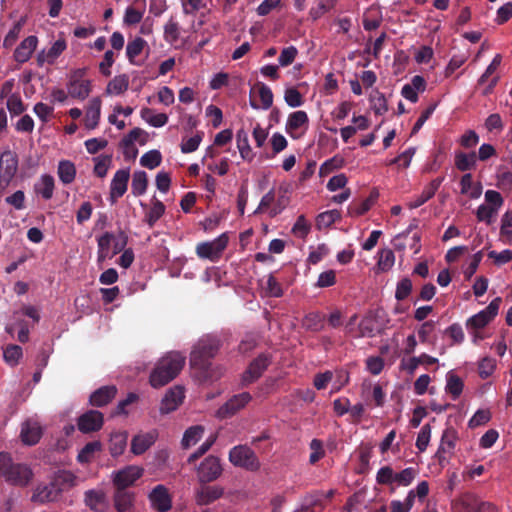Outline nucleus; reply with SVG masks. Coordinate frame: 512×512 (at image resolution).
Listing matches in <instances>:
<instances>
[{"instance_id": "obj_1", "label": "nucleus", "mask_w": 512, "mask_h": 512, "mask_svg": "<svg viewBox=\"0 0 512 512\" xmlns=\"http://www.w3.org/2000/svg\"><path fill=\"white\" fill-rule=\"evenodd\" d=\"M222 347L221 338L216 334H205L194 344L190 353V366L197 370L201 377H212V360Z\"/></svg>"}, {"instance_id": "obj_2", "label": "nucleus", "mask_w": 512, "mask_h": 512, "mask_svg": "<svg viewBox=\"0 0 512 512\" xmlns=\"http://www.w3.org/2000/svg\"><path fill=\"white\" fill-rule=\"evenodd\" d=\"M185 356L180 352H169L160 358L149 376L153 388H161L171 382L181 372L185 364Z\"/></svg>"}, {"instance_id": "obj_3", "label": "nucleus", "mask_w": 512, "mask_h": 512, "mask_svg": "<svg viewBox=\"0 0 512 512\" xmlns=\"http://www.w3.org/2000/svg\"><path fill=\"white\" fill-rule=\"evenodd\" d=\"M33 471L23 463H15L7 452H0V477L13 486L26 487L33 478Z\"/></svg>"}, {"instance_id": "obj_4", "label": "nucleus", "mask_w": 512, "mask_h": 512, "mask_svg": "<svg viewBox=\"0 0 512 512\" xmlns=\"http://www.w3.org/2000/svg\"><path fill=\"white\" fill-rule=\"evenodd\" d=\"M229 461L233 466L250 472H256L261 467L256 453L247 445H237L231 448Z\"/></svg>"}, {"instance_id": "obj_5", "label": "nucleus", "mask_w": 512, "mask_h": 512, "mask_svg": "<svg viewBox=\"0 0 512 512\" xmlns=\"http://www.w3.org/2000/svg\"><path fill=\"white\" fill-rule=\"evenodd\" d=\"M229 243L227 233H222L216 239L208 242H201L196 246V254L201 259H208L217 262Z\"/></svg>"}, {"instance_id": "obj_6", "label": "nucleus", "mask_w": 512, "mask_h": 512, "mask_svg": "<svg viewBox=\"0 0 512 512\" xmlns=\"http://www.w3.org/2000/svg\"><path fill=\"white\" fill-rule=\"evenodd\" d=\"M18 170V156L11 150L0 155V194H3Z\"/></svg>"}, {"instance_id": "obj_7", "label": "nucleus", "mask_w": 512, "mask_h": 512, "mask_svg": "<svg viewBox=\"0 0 512 512\" xmlns=\"http://www.w3.org/2000/svg\"><path fill=\"white\" fill-rule=\"evenodd\" d=\"M223 472L220 459L209 455L197 467V479L200 484H208L217 480Z\"/></svg>"}, {"instance_id": "obj_8", "label": "nucleus", "mask_w": 512, "mask_h": 512, "mask_svg": "<svg viewBox=\"0 0 512 512\" xmlns=\"http://www.w3.org/2000/svg\"><path fill=\"white\" fill-rule=\"evenodd\" d=\"M501 302L500 297L493 299L485 309L470 317L466 326L473 329L484 328L497 316Z\"/></svg>"}, {"instance_id": "obj_9", "label": "nucleus", "mask_w": 512, "mask_h": 512, "mask_svg": "<svg viewBox=\"0 0 512 512\" xmlns=\"http://www.w3.org/2000/svg\"><path fill=\"white\" fill-rule=\"evenodd\" d=\"M143 469L130 465L113 474V485L115 490H127L128 487L134 485V483L142 476Z\"/></svg>"}, {"instance_id": "obj_10", "label": "nucleus", "mask_w": 512, "mask_h": 512, "mask_svg": "<svg viewBox=\"0 0 512 512\" xmlns=\"http://www.w3.org/2000/svg\"><path fill=\"white\" fill-rule=\"evenodd\" d=\"M270 364L271 356L269 354L261 353L258 355V357L251 361L248 368L243 373V384L248 385L258 380Z\"/></svg>"}, {"instance_id": "obj_11", "label": "nucleus", "mask_w": 512, "mask_h": 512, "mask_svg": "<svg viewBox=\"0 0 512 512\" xmlns=\"http://www.w3.org/2000/svg\"><path fill=\"white\" fill-rule=\"evenodd\" d=\"M103 423V413L98 410H88L77 419V427L84 434L99 431Z\"/></svg>"}, {"instance_id": "obj_12", "label": "nucleus", "mask_w": 512, "mask_h": 512, "mask_svg": "<svg viewBox=\"0 0 512 512\" xmlns=\"http://www.w3.org/2000/svg\"><path fill=\"white\" fill-rule=\"evenodd\" d=\"M251 399L252 396L248 392L234 395L217 410V416L221 419L232 417L239 410L244 408Z\"/></svg>"}, {"instance_id": "obj_13", "label": "nucleus", "mask_w": 512, "mask_h": 512, "mask_svg": "<svg viewBox=\"0 0 512 512\" xmlns=\"http://www.w3.org/2000/svg\"><path fill=\"white\" fill-rule=\"evenodd\" d=\"M129 178L130 170L128 168L116 171L110 185L109 200L111 204L116 203L117 199L125 194V192L127 191Z\"/></svg>"}, {"instance_id": "obj_14", "label": "nucleus", "mask_w": 512, "mask_h": 512, "mask_svg": "<svg viewBox=\"0 0 512 512\" xmlns=\"http://www.w3.org/2000/svg\"><path fill=\"white\" fill-rule=\"evenodd\" d=\"M58 479L49 484H39L35 488L31 500L35 503H46L57 500L61 494V489L58 487Z\"/></svg>"}, {"instance_id": "obj_15", "label": "nucleus", "mask_w": 512, "mask_h": 512, "mask_svg": "<svg viewBox=\"0 0 512 512\" xmlns=\"http://www.w3.org/2000/svg\"><path fill=\"white\" fill-rule=\"evenodd\" d=\"M152 507L158 512H167L172 507V499L164 485H157L149 494Z\"/></svg>"}, {"instance_id": "obj_16", "label": "nucleus", "mask_w": 512, "mask_h": 512, "mask_svg": "<svg viewBox=\"0 0 512 512\" xmlns=\"http://www.w3.org/2000/svg\"><path fill=\"white\" fill-rule=\"evenodd\" d=\"M224 494V489L219 485L209 486L201 484L195 492V501L200 506H205L220 499Z\"/></svg>"}, {"instance_id": "obj_17", "label": "nucleus", "mask_w": 512, "mask_h": 512, "mask_svg": "<svg viewBox=\"0 0 512 512\" xmlns=\"http://www.w3.org/2000/svg\"><path fill=\"white\" fill-rule=\"evenodd\" d=\"M184 399V389L181 386H174L170 388L164 395L161 405L160 412L162 414H168L176 410Z\"/></svg>"}, {"instance_id": "obj_18", "label": "nucleus", "mask_w": 512, "mask_h": 512, "mask_svg": "<svg viewBox=\"0 0 512 512\" xmlns=\"http://www.w3.org/2000/svg\"><path fill=\"white\" fill-rule=\"evenodd\" d=\"M157 436L155 430L135 435L131 441V452L135 455L145 453L155 443Z\"/></svg>"}, {"instance_id": "obj_19", "label": "nucleus", "mask_w": 512, "mask_h": 512, "mask_svg": "<svg viewBox=\"0 0 512 512\" xmlns=\"http://www.w3.org/2000/svg\"><path fill=\"white\" fill-rule=\"evenodd\" d=\"M42 428L37 421L27 420L22 424L20 437L24 444L32 446L39 442Z\"/></svg>"}, {"instance_id": "obj_20", "label": "nucleus", "mask_w": 512, "mask_h": 512, "mask_svg": "<svg viewBox=\"0 0 512 512\" xmlns=\"http://www.w3.org/2000/svg\"><path fill=\"white\" fill-rule=\"evenodd\" d=\"M117 394V388L114 385L102 386L95 390L89 398L92 406L102 407L107 405L114 399Z\"/></svg>"}, {"instance_id": "obj_21", "label": "nucleus", "mask_w": 512, "mask_h": 512, "mask_svg": "<svg viewBox=\"0 0 512 512\" xmlns=\"http://www.w3.org/2000/svg\"><path fill=\"white\" fill-rule=\"evenodd\" d=\"M38 39L36 36H28L15 49L14 59L19 63L28 61L37 47Z\"/></svg>"}, {"instance_id": "obj_22", "label": "nucleus", "mask_w": 512, "mask_h": 512, "mask_svg": "<svg viewBox=\"0 0 512 512\" xmlns=\"http://www.w3.org/2000/svg\"><path fill=\"white\" fill-rule=\"evenodd\" d=\"M114 506L117 512H133L135 493L128 490H115Z\"/></svg>"}, {"instance_id": "obj_23", "label": "nucleus", "mask_w": 512, "mask_h": 512, "mask_svg": "<svg viewBox=\"0 0 512 512\" xmlns=\"http://www.w3.org/2000/svg\"><path fill=\"white\" fill-rule=\"evenodd\" d=\"M67 44L65 39L61 38L56 40L53 45L48 49L47 52L41 51L37 56V62L39 65H43L44 62L53 64L56 59L64 52Z\"/></svg>"}, {"instance_id": "obj_24", "label": "nucleus", "mask_w": 512, "mask_h": 512, "mask_svg": "<svg viewBox=\"0 0 512 512\" xmlns=\"http://www.w3.org/2000/svg\"><path fill=\"white\" fill-rule=\"evenodd\" d=\"M101 104L99 97L90 100L84 119L86 128L95 129L97 127L101 115Z\"/></svg>"}, {"instance_id": "obj_25", "label": "nucleus", "mask_w": 512, "mask_h": 512, "mask_svg": "<svg viewBox=\"0 0 512 512\" xmlns=\"http://www.w3.org/2000/svg\"><path fill=\"white\" fill-rule=\"evenodd\" d=\"M457 432L453 427H448L443 431L440 446L436 453V456L441 461L442 454L451 453L456 445Z\"/></svg>"}, {"instance_id": "obj_26", "label": "nucleus", "mask_w": 512, "mask_h": 512, "mask_svg": "<svg viewBox=\"0 0 512 512\" xmlns=\"http://www.w3.org/2000/svg\"><path fill=\"white\" fill-rule=\"evenodd\" d=\"M54 187V178L49 174H44L34 184V191L41 195L43 199L50 200L53 197Z\"/></svg>"}, {"instance_id": "obj_27", "label": "nucleus", "mask_w": 512, "mask_h": 512, "mask_svg": "<svg viewBox=\"0 0 512 512\" xmlns=\"http://www.w3.org/2000/svg\"><path fill=\"white\" fill-rule=\"evenodd\" d=\"M128 433L126 431L114 432L109 440V452L113 457L123 454L127 446Z\"/></svg>"}, {"instance_id": "obj_28", "label": "nucleus", "mask_w": 512, "mask_h": 512, "mask_svg": "<svg viewBox=\"0 0 512 512\" xmlns=\"http://www.w3.org/2000/svg\"><path fill=\"white\" fill-rule=\"evenodd\" d=\"M308 122H309V118L305 111H302V110L295 111L288 116V120L286 123V132L291 137L295 138V136L293 134L294 131L298 130L302 126H307Z\"/></svg>"}, {"instance_id": "obj_29", "label": "nucleus", "mask_w": 512, "mask_h": 512, "mask_svg": "<svg viewBox=\"0 0 512 512\" xmlns=\"http://www.w3.org/2000/svg\"><path fill=\"white\" fill-rule=\"evenodd\" d=\"M480 499L472 493L462 495L454 503V508L457 512H477Z\"/></svg>"}, {"instance_id": "obj_30", "label": "nucleus", "mask_w": 512, "mask_h": 512, "mask_svg": "<svg viewBox=\"0 0 512 512\" xmlns=\"http://www.w3.org/2000/svg\"><path fill=\"white\" fill-rule=\"evenodd\" d=\"M57 174L64 185L71 184L76 177L75 164L69 160H61L58 163Z\"/></svg>"}, {"instance_id": "obj_31", "label": "nucleus", "mask_w": 512, "mask_h": 512, "mask_svg": "<svg viewBox=\"0 0 512 512\" xmlns=\"http://www.w3.org/2000/svg\"><path fill=\"white\" fill-rule=\"evenodd\" d=\"M146 46L147 42L142 37H135L128 42L126 46V56L131 64L140 65L135 59L143 52Z\"/></svg>"}, {"instance_id": "obj_32", "label": "nucleus", "mask_w": 512, "mask_h": 512, "mask_svg": "<svg viewBox=\"0 0 512 512\" xmlns=\"http://www.w3.org/2000/svg\"><path fill=\"white\" fill-rule=\"evenodd\" d=\"M68 95L79 100L86 99L91 92V81L85 82H68Z\"/></svg>"}, {"instance_id": "obj_33", "label": "nucleus", "mask_w": 512, "mask_h": 512, "mask_svg": "<svg viewBox=\"0 0 512 512\" xmlns=\"http://www.w3.org/2000/svg\"><path fill=\"white\" fill-rule=\"evenodd\" d=\"M477 155L475 152L464 153L457 152L455 154V166L458 170L465 172L476 168Z\"/></svg>"}, {"instance_id": "obj_34", "label": "nucleus", "mask_w": 512, "mask_h": 512, "mask_svg": "<svg viewBox=\"0 0 512 512\" xmlns=\"http://www.w3.org/2000/svg\"><path fill=\"white\" fill-rule=\"evenodd\" d=\"M325 316L320 312H310L302 320V326L311 332H318L324 328Z\"/></svg>"}, {"instance_id": "obj_35", "label": "nucleus", "mask_w": 512, "mask_h": 512, "mask_svg": "<svg viewBox=\"0 0 512 512\" xmlns=\"http://www.w3.org/2000/svg\"><path fill=\"white\" fill-rule=\"evenodd\" d=\"M378 195L379 194L376 190L371 191L369 197L363 200L362 202L358 204H351L348 207V213L351 216H361L365 214L370 210L373 203L377 200Z\"/></svg>"}, {"instance_id": "obj_36", "label": "nucleus", "mask_w": 512, "mask_h": 512, "mask_svg": "<svg viewBox=\"0 0 512 512\" xmlns=\"http://www.w3.org/2000/svg\"><path fill=\"white\" fill-rule=\"evenodd\" d=\"M129 87V77L126 74L115 76L109 81L106 87L107 94L120 95L124 93Z\"/></svg>"}, {"instance_id": "obj_37", "label": "nucleus", "mask_w": 512, "mask_h": 512, "mask_svg": "<svg viewBox=\"0 0 512 512\" xmlns=\"http://www.w3.org/2000/svg\"><path fill=\"white\" fill-rule=\"evenodd\" d=\"M141 118L153 127H162L168 122V116L165 113L154 114L151 108H142Z\"/></svg>"}, {"instance_id": "obj_38", "label": "nucleus", "mask_w": 512, "mask_h": 512, "mask_svg": "<svg viewBox=\"0 0 512 512\" xmlns=\"http://www.w3.org/2000/svg\"><path fill=\"white\" fill-rule=\"evenodd\" d=\"M165 213V205L157 198L152 199V206L145 215V221L152 228Z\"/></svg>"}, {"instance_id": "obj_39", "label": "nucleus", "mask_w": 512, "mask_h": 512, "mask_svg": "<svg viewBox=\"0 0 512 512\" xmlns=\"http://www.w3.org/2000/svg\"><path fill=\"white\" fill-rule=\"evenodd\" d=\"M148 186V177L145 171H135L132 177L131 191L134 196L143 195Z\"/></svg>"}, {"instance_id": "obj_40", "label": "nucleus", "mask_w": 512, "mask_h": 512, "mask_svg": "<svg viewBox=\"0 0 512 512\" xmlns=\"http://www.w3.org/2000/svg\"><path fill=\"white\" fill-rule=\"evenodd\" d=\"M204 428L200 425L189 427L182 438L181 444L184 449L195 445L203 436Z\"/></svg>"}, {"instance_id": "obj_41", "label": "nucleus", "mask_w": 512, "mask_h": 512, "mask_svg": "<svg viewBox=\"0 0 512 512\" xmlns=\"http://www.w3.org/2000/svg\"><path fill=\"white\" fill-rule=\"evenodd\" d=\"M463 387H464L463 381L459 376L453 374L452 372H449L447 374V383H446L445 390L447 393H449L451 395L453 400H456L459 398V396L461 395V393L463 391Z\"/></svg>"}, {"instance_id": "obj_42", "label": "nucleus", "mask_w": 512, "mask_h": 512, "mask_svg": "<svg viewBox=\"0 0 512 512\" xmlns=\"http://www.w3.org/2000/svg\"><path fill=\"white\" fill-rule=\"evenodd\" d=\"M237 147L244 160H252V149L249 145L248 134L244 129H240L236 134Z\"/></svg>"}, {"instance_id": "obj_43", "label": "nucleus", "mask_w": 512, "mask_h": 512, "mask_svg": "<svg viewBox=\"0 0 512 512\" xmlns=\"http://www.w3.org/2000/svg\"><path fill=\"white\" fill-rule=\"evenodd\" d=\"M101 449L102 444L100 441H91L86 443L77 456L78 462L89 463L92 460L94 453Z\"/></svg>"}, {"instance_id": "obj_44", "label": "nucleus", "mask_w": 512, "mask_h": 512, "mask_svg": "<svg viewBox=\"0 0 512 512\" xmlns=\"http://www.w3.org/2000/svg\"><path fill=\"white\" fill-rule=\"evenodd\" d=\"M371 108L376 115H383L388 111L387 100L383 93L374 90L370 95Z\"/></svg>"}, {"instance_id": "obj_45", "label": "nucleus", "mask_w": 512, "mask_h": 512, "mask_svg": "<svg viewBox=\"0 0 512 512\" xmlns=\"http://www.w3.org/2000/svg\"><path fill=\"white\" fill-rule=\"evenodd\" d=\"M341 219L340 211L334 209L320 213L316 218V226L318 229L330 227L336 221Z\"/></svg>"}, {"instance_id": "obj_46", "label": "nucleus", "mask_w": 512, "mask_h": 512, "mask_svg": "<svg viewBox=\"0 0 512 512\" xmlns=\"http://www.w3.org/2000/svg\"><path fill=\"white\" fill-rule=\"evenodd\" d=\"M415 501V492L410 490L405 498L404 502L399 500H392L390 503L391 512H409Z\"/></svg>"}, {"instance_id": "obj_47", "label": "nucleus", "mask_w": 512, "mask_h": 512, "mask_svg": "<svg viewBox=\"0 0 512 512\" xmlns=\"http://www.w3.org/2000/svg\"><path fill=\"white\" fill-rule=\"evenodd\" d=\"M162 162V155L158 150H150L142 155L140 164L148 169H155Z\"/></svg>"}, {"instance_id": "obj_48", "label": "nucleus", "mask_w": 512, "mask_h": 512, "mask_svg": "<svg viewBox=\"0 0 512 512\" xmlns=\"http://www.w3.org/2000/svg\"><path fill=\"white\" fill-rule=\"evenodd\" d=\"M95 166L94 173L100 178H104L107 175L108 169L112 163L111 155H101L94 158Z\"/></svg>"}, {"instance_id": "obj_49", "label": "nucleus", "mask_w": 512, "mask_h": 512, "mask_svg": "<svg viewBox=\"0 0 512 512\" xmlns=\"http://www.w3.org/2000/svg\"><path fill=\"white\" fill-rule=\"evenodd\" d=\"M256 88L262 103L261 108L264 110L271 108L273 104V93L270 87L262 82H258Z\"/></svg>"}, {"instance_id": "obj_50", "label": "nucleus", "mask_w": 512, "mask_h": 512, "mask_svg": "<svg viewBox=\"0 0 512 512\" xmlns=\"http://www.w3.org/2000/svg\"><path fill=\"white\" fill-rule=\"evenodd\" d=\"M22 355V348L14 344L8 345L3 352L4 360L11 366L17 365Z\"/></svg>"}, {"instance_id": "obj_51", "label": "nucleus", "mask_w": 512, "mask_h": 512, "mask_svg": "<svg viewBox=\"0 0 512 512\" xmlns=\"http://www.w3.org/2000/svg\"><path fill=\"white\" fill-rule=\"evenodd\" d=\"M180 37V27L172 17L164 26V39L169 43L176 42Z\"/></svg>"}, {"instance_id": "obj_52", "label": "nucleus", "mask_w": 512, "mask_h": 512, "mask_svg": "<svg viewBox=\"0 0 512 512\" xmlns=\"http://www.w3.org/2000/svg\"><path fill=\"white\" fill-rule=\"evenodd\" d=\"M417 470L413 467H408L402 471L395 473L394 482L399 486H409L415 479Z\"/></svg>"}, {"instance_id": "obj_53", "label": "nucleus", "mask_w": 512, "mask_h": 512, "mask_svg": "<svg viewBox=\"0 0 512 512\" xmlns=\"http://www.w3.org/2000/svg\"><path fill=\"white\" fill-rule=\"evenodd\" d=\"M497 210L495 207H491L489 205L481 204L476 211L477 220L480 222H485L486 224H492L494 217L497 214Z\"/></svg>"}, {"instance_id": "obj_54", "label": "nucleus", "mask_w": 512, "mask_h": 512, "mask_svg": "<svg viewBox=\"0 0 512 512\" xmlns=\"http://www.w3.org/2000/svg\"><path fill=\"white\" fill-rule=\"evenodd\" d=\"M105 500V494L102 491L88 490L85 492V504L95 510Z\"/></svg>"}, {"instance_id": "obj_55", "label": "nucleus", "mask_w": 512, "mask_h": 512, "mask_svg": "<svg viewBox=\"0 0 512 512\" xmlns=\"http://www.w3.org/2000/svg\"><path fill=\"white\" fill-rule=\"evenodd\" d=\"M309 447L312 451L309 457V463L314 465L325 456L323 442L315 438L310 442Z\"/></svg>"}, {"instance_id": "obj_56", "label": "nucleus", "mask_w": 512, "mask_h": 512, "mask_svg": "<svg viewBox=\"0 0 512 512\" xmlns=\"http://www.w3.org/2000/svg\"><path fill=\"white\" fill-rule=\"evenodd\" d=\"M203 132H197L196 135L188 139H183L181 143V152L188 154L196 151L202 141Z\"/></svg>"}, {"instance_id": "obj_57", "label": "nucleus", "mask_w": 512, "mask_h": 512, "mask_svg": "<svg viewBox=\"0 0 512 512\" xmlns=\"http://www.w3.org/2000/svg\"><path fill=\"white\" fill-rule=\"evenodd\" d=\"M7 109L11 115H20L25 111V105L18 94H12L7 99Z\"/></svg>"}, {"instance_id": "obj_58", "label": "nucleus", "mask_w": 512, "mask_h": 512, "mask_svg": "<svg viewBox=\"0 0 512 512\" xmlns=\"http://www.w3.org/2000/svg\"><path fill=\"white\" fill-rule=\"evenodd\" d=\"M285 102L290 107H299L303 104L302 94L294 87L287 88L284 94Z\"/></svg>"}, {"instance_id": "obj_59", "label": "nucleus", "mask_w": 512, "mask_h": 512, "mask_svg": "<svg viewBox=\"0 0 512 512\" xmlns=\"http://www.w3.org/2000/svg\"><path fill=\"white\" fill-rule=\"evenodd\" d=\"M395 261L394 252L391 249H382L379 252L378 266L382 271L389 270Z\"/></svg>"}, {"instance_id": "obj_60", "label": "nucleus", "mask_w": 512, "mask_h": 512, "mask_svg": "<svg viewBox=\"0 0 512 512\" xmlns=\"http://www.w3.org/2000/svg\"><path fill=\"white\" fill-rule=\"evenodd\" d=\"M412 281L409 278H403L400 280L397 284L396 291H395V298L398 301L405 300L412 291Z\"/></svg>"}, {"instance_id": "obj_61", "label": "nucleus", "mask_w": 512, "mask_h": 512, "mask_svg": "<svg viewBox=\"0 0 512 512\" xmlns=\"http://www.w3.org/2000/svg\"><path fill=\"white\" fill-rule=\"evenodd\" d=\"M311 226L307 222L304 215L298 216L295 224L293 225L292 232L295 236L304 239L310 232Z\"/></svg>"}, {"instance_id": "obj_62", "label": "nucleus", "mask_w": 512, "mask_h": 512, "mask_svg": "<svg viewBox=\"0 0 512 512\" xmlns=\"http://www.w3.org/2000/svg\"><path fill=\"white\" fill-rule=\"evenodd\" d=\"M431 437V427L429 424L422 426L418 433L416 440V447L420 452H424L427 449Z\"/></svg>"}, {"instance_id": "obj_63", "label": "nucleus", "mask_w": 512, "mask_h": 512, "mask_svg": "<svg viewBox=\"0 0 512 512\" xmlns=\"http://www.w3.org/2000/svg\"><path fill=\"white\" fill-rule=\"evenodd\" d=\"M491 419V413L489 410L479 409L475 412L472 418L468 422L470 428H476L489 422Z\"/></svg>"}, {"instance_id": "obj_64", "label": "nucleus", "mask_w": 512, "mask_h": 512, "mask_svg": "<svg viewBox=\"0 0 512 512\" xmlns=\"http://www.w3.org/2000/svg\"><path fill=\"white\" fill-rule=\"evenodd\" d=\"M395 473L390 466L380 468L376 474V481L380 485H391L394 482Z\"/></svg>"}]
</instances>
